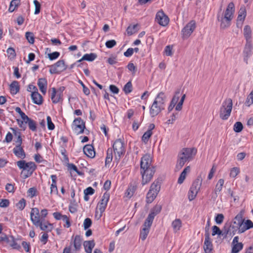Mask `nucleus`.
I'll use <instances>...</instances> for the list:
<instances>
[{
	"mask_svg": "<svg viewBox=\"0 0 253 253\" xmlns=\"http://www.w3.org/2000/svg\"><path fill=\"white\" fill-rule=\"evenodd\" d=\"M137 184L135 182L130 183L126 191V196L128 198L132 197L137 189Z\"/></svg>",
	"mask_w": 253,
	"mask_h": 253,
	"instance_id": "412c9836",
	"label": "nucleus"
},
{
	"mask_svg": "<svg viewBox=\"0 0 253 253\" xmlns=\"http://www.w3.org/2000/svg\"><path fill=\"white\" fill-rule=\"evenodd\" d=\"M203 181V178L201 175H199L197 178L193 181L192 187H191V201L196 198L199 192Z\"/></svg>",
	"mask_w": 253,
	"mask_h": 253,
	"instance_id": "1a4fd4ad",
	"label": "nucleus"
},
{
	"mask_svg": "<svg viewBox=\"0 0 253 253\" xmlns=\"http://www.w3.org/2000/svg\"><path fill=\"white\" fill-rule=\"evenodd\" d=\"M31 98L34 103L37 105H41L43 103L42 96L37 91H32Z\"/></svg>",
	"mask_w": 253,
	"mask_h": 253,
	"instance_id": "5701e85b",
	"label": "nucleus"
},
{
	"mask_svg": "<svg viewBox=\"0 0 253 253\" xmlns=\"http://www.w3.org/2000/svg\"><path fill=\"white\" fill-rule=\"evenodd\" d=\"M154 101L165 108L166 96L165 93L163 92H159L157 95Z\"/></svg>",
	"mask_w": 253,
	"mask_h": 253,
	"instance_id": "393cba45",
	"label": "nucleus"
},
{
	"mask_svg": "<svg viewBox=\"0 0 253 253\" xmlns=\"http://www.w3.org/2000/svg\"><path fill=\"white\" fill-rule=\"evenodd\" d=\"M46 119L48 129L49 130L54 129L55 128V126L54 124L52 122L51 117L50 116H47Z\"/></svg>",
	"mask_w": 253,
	"mask_h": 253,
	"instance_id": "bf43d9fd",
	"label": "nucleus"
},
{
	"mask_svg": "<svg viewBox=\"0 0 253 253\" xmlns=\"http://www.w3.org/2000/svg\"><path fill=\"white\" fill-rule=\"evenodd\" d=\"M155 126L154 124H150L148 126V130L142 135L141 140L145 144L148 143L149 138L153 134L152 130L154 129Z\"/></svg>",
	"mask_w": 253,
	"mask_h": 253,
	"instance_id": "a211bd4d",
	"label": "nucleus"
},
{
	"mask_svg": "<svg viewBox=\"0 0 253 253\" xmlns=\"http://www.w3.org/2000/svg\"><path fill=\"white\" fill-rule=\"evenodd\" d=\"M212 236L218 235V236H224V230L222 231L220 228L216 225H214L212 227Z\"/></svg>",
	"mask_w": 253,
	"mask_h": 253,
	"instance_id": "a19ab883",
	"label": "nucleus"
},
{
	"mask_svg": "<svg viewBox=\"0 0 253 253\" xmlns=\"http://www.w3.org/2000/svg\"><path fill=\"white\" fill-rule=\"evenodd\" d=\"M48 238V235L47 233H43L40 238V241L43 244H45L47 242Z\"/></svg>",
	"mask_w": 253,
	"mask_h": 253,
	"instance_id": "774afa93",
	"label": "nucleus"
},
{
	"mask_svg": "<svg viewBox=\"0 0 253 253\" xmlns=\"http://www.w3.org/2000/svg\"><path fill=\"white\" fill-rule=\"evenodd\" d=\"M13 152L19 158L23 159L26 157V154L21 146H15L13 149Z\"/></svg>",
	"mask_w": 253,
	"mask_h": 253,
	"instance_id": "a878e982",
	"label": "nucleus"
},
{
	"mask_svg": "<svg viewBox=\"0 0 253 253\" xmlns=\"http://www.w3.org/2000/svg\"><path fill=\"white\" fill-rule=\"evenodd\" d=\"M115 159L118 162L124 155L126 152L125 144L123 140L117 139L113 144Z\"/></svg>",
	"mask_w": 253,
	"mask_h": 253,
	"instance_id": "0eeeda50",
	"label": "nucleus"
},
{
	"mask_svg": "<svg viewBox=\"0 0 253 253\" xmlns=\"http://www.w3.org/2000/svg\"><path fill=\"white\" fill-rule=\"evenodd\" d=\"M172 45H167L164 49V53L167 56H172Z\"/></svg>",
	"mask_w": 253,
	"mask_h": 253,
	"instance_id": "6e6d98bb",
	"label": "nucleus"
},
{
	"mask_svg": "<svg viewBox=\"0 0 253 253\" xmlns=\"http://www.w3.org/2000/svg\"><path fill=\"white\" fill-rule=\"evenodd\" d=\"M212 244L211 242L209 240V237L208 233L206 234L205 241L204 242V249L206 253H210L211 251Z\"/></svg>",
	"mask_w": 253,
	"mask_h": 253,
	"instance_id": "2f4dec72",
	"label": "nucleus"
},
{
	"mask_svg": "<svg viewBox=\"0 0 253 253\" xmlns=\"http://www.w3.org/2000/svg\"><path fill=\"white\" fill-rule=\"evenodd\" d=\"M234 11V4L233 2H230L226 9L224 15L223 17H224L225 19H227L228 20H230L231 21L233 17Z\"/></svg>",
	"mask_w": 253,
	"mask_h": 253,
	"instance_id": "6ab92c4d",
	"label": "nucleus"
},
{
	"mask_svg": "<svg viewBox=\"0 0 253 253\" xmlns=\"http://www.w3.org/2000/svg\"><path fill=\"white\" fill-rule=\"evenodd\" d=\"M150 229L146 227H143L142 229L140 231L139 238L142 241L145 240L149 232Z\"/></svg>",
	"mask_w": 253,
	"mask_h": 253,
	"instance_id": "37998d69",
	"label": "nucleus"
},
{
	"mask_svg": "<svg viewBox=\"0 0 253 253\" xmlns=\"http://www.w3.org/2000/svg\"><path fill=\"white\" fill-rule=\"evenodd\" d=\"M154 219V217L149 214L143 224V227L150 229Z\"/></svg>",
	"mask_w": 253,
	"mask_h": 253,
	"instance_id": "58836bf2",
	"label": "nucleus"
},
{
	"mask_svg": "<svg viewBox=\"0 0 253 253\" xmlns=\"http://www.w3.org/2000/svg\"><path fill=\"white\" fill-rule=\"evenodd\" d=\"M247 15L246 8L245 5H242L239 11V14L237 17V24L241 22V24L244 21Z\"/></svg>",
	"mask_w": 253,
	"mask_h": 253,
	"instance_id": "bb28decb",
	"label": "nucleus"
},
{
	"mask_svg": "<svg viewBox=\"0 0 253 253\" xmlns=\"http://www.w3.org/2000/svg\"><path fill=\"white\" fill-rule=\"evenodd\" d=\"M20 3V0H12L10 3L8 11L10 12H13L18 8Z\"/></svg>",
	"mask_w": 253,
	"mask_h": 253,
	"instance_id": "473e14b6",
	"label": "nucleus"
},
{
	"mask_svg": "<svg viewBox=\"0 0 253 253\" xmlns=\"http://www.w3.org/2000/svg\"><path fill=\"white\" fill-rule=\"evenodd\" d=\"M9 89L12 94H17L20 89L19 83L16 81H13L9 85Z\"/></svg>",
	"mask_w": 253,
	"mask_h": 253,
	"instance_id": "7c9ffc66",
	"label": "nucleus"
},
{
	"mask_svg": "<svg viewBox=\"0 0 253 253\" xmlns=\"http://www.w3.org/2000/svg\"><path fill=\"white\" fill-rule=\"evenodd\" d=\"M189 169H190V167L187 166L184 169V170L181 173V174L178 179V181H177V183L178 184H181L183 182L184 179H185L187 170H189Z\"/></svg>",
	"mask_w": 253,
	"mask_h": 253,
	"instance_id": "4c0bfd02",
	"label": "nucleus"
},
{
	"mask_svg": "<svg viewBox=\"0 0 253 253\" xmlns=\"http://www.w3.org/2000/svg\"><path fill=\"white\" fill-rule=\"evenodd\" d=\"M224 215L222 213H218L215 217V221L217 224H220L222 223Z\"/></svg>",
	"mask_w": 253,
	"mask_h": 253,
	"instance_id": "5fc2aeb1",
	"label": "nucleus"
},
{
	"mask_svg": "<svg viewBox=\"0 0 253 253\" xmlns=\"http://www.w3.org/2000/svg\"><path fill=\"white\" fill-rule=\"evenodd\" d=\"M116 42L114 40L107 41L105 43L106 46L108 48H111L116 45Z\"/></svg>",
	"mask_w": 253,
	"mask_h": 253,
	"instance_id": "680f3d73",
	"label": "nucleus"
},
{
	"mask_svg": "<svg viewBox=\"0 0 253 253\" xmlns=\"http://www.w3.org/2000/svg\"><path fill=\"white\" fill-rule=\"evenodd\" d=\"M85 128V123L81 118H76L72 124V129L77 134H82Z\"/></svg>",
	"mask_w": 253,
	"mask_h": 253,
	"instance_id": "9b49d317",
	"label": "nucleus"
},
{
	"mask_svg": "<svg viewBox=\"0 0 253 253\" xmlns=\"http://www.w3.org/2000/svg\"><path fill=\"white\" fill-rule=\"evenodd\" d=\"M59 55L60 53L59 52L55 51L51 53L48 54V57L50 60H53L58 58Z\"/></svg>",
	"mask_w": 253,
	"mask_h": 253,
	"instance_id": "e2e57ef3",
	"label": "nucleus"
},
{
	"mask_svg": "<svg viewBox=\"0 0 253 253\" xmlns=\"http://www.w3.org/2000/svg\"><path fill=\"white\" fill-rule=\"evenodd\" d=\"M155 21L160 25L165 27L169 24V19L168 16L161 10L157 12Z\"/></svg>",
	"mask_w": 253,
	"mask_h": 253,
	"instance_id": "ddd939ff",
	"label": "nucleus"
},
{
	"mask_svg": "<svg viewBox=\"0 0 253 253\" xmlns=\"http://www.w3.org/2000/svg\"><path fill=\"white\" fill-rule=\"evenodd\" d=\"M164 109L165 107L154 101L150 108V116L155 117Z\"/></svg>",
	"mask_w": 253,
	"mask_h": 253,
	"instance_id": "f3484780",
	"label": "nucleus"
},
{
	"mask_svg": "<svg viewBox=\"0 0 253 253\" xmlns=\"http://www.w3.org/2000/svg\"><path fill=\"white\" fill-rule=\"evenodd\" d=\"M243 128V126L240 122H237L235 123L233 126L234 131L236 132H241Z\"/></svg>",
	"mask_w": 253,
	"mask_h": 253,
	"instance_id": "de8ad7c7",
	"label": "nucleus"
},
{
	"mask_svg": "<svg viewBox=\"0 0 253 253\" xmlns=\"http://www.w3.org/2000/svg\"><path fill=\"white\" fill-rule=\"evenodd\" d=\"M48 214V211L47 209H42L41 210L40 212V214H39L40 218L42 220H45V218L46 217Z\"/></svg>",
	"mask_w": 253,
	"mask_h": 253,
	"instance_id": "0e129e2a",
	"label": "nucleus"
},
{
	"mask_svg": "<svg viewBox=\"0 0 253 253\" xmlns=\"http://www.w3.org/2000/svg\"><path fill=\"white\" fill-rule=\"evenodd\" d=\"M84 247L86 253H91L92 249L95 246L94 241H86L84 243Z\"/></svg>",
	"mask_w": 253,
	"mask_h": 253,
	"instance_id": "c756f323",
	"label": "nucleus"
},
{
	"mask_svg": "<svg viewBox=\"0 0 253 253\" xmlns=\"http://www.w3.org/2000/svg\"><path fill=\"white\" fill-rule=\"evenodd\" d=\"M83 151L85 155L90 158L94 157L95 153L92 145L87 144L85 145L83 148Z\"/></svg>",
	"mask_w": 253,
	"mask_h": 253,
	"instance_id": "4be33fe9",
	"label": "nucleus"
},
{
	"mask_svg": "<svg viewBox=\"0 0 253 253\" xmlns=\"http://www.w3.org/2000/svg\"><path fill=\"white\" fill-rule=\"evenodd\" d=\"M49 93L53 103L57 104L63 101V96L57 92L56 89L55 87H52L49 90Z\"/></svg>",
	"mask_w": 253,
	"mask_h": 253,
	"instance_id": "2eb2a0df",
	"label": "nucleus"
},
{
	"mask_svg": "<svg viewBox=\"0 0 253 253\" xmlns=\"http://www.w3.org/2000/svg\"><path fill=\"white\" fill-rule=\"evenodd\" d=\"M224 183V180L223 179H220L218 180L217 183H216L214 189L215 194L217 195H218L220 191L222 190L223 185Z\"/></svg>",
	"mask_w": 253,
	"mask_h": 253,
	"instance_id": "c9c22d12",
	"label": "nucleus"
},
{
	"mask_svg": "<svg viewBox=\"0 0 253 253\" xmlns=\"http://www.w3.org/2000/svg\"><path fill=\"white\" fill-rule=\"evenodd\" d=\"M25 37L27 40L31 44H33L35 42V37L34 35L32 32H27L25 33Z\"/></svg>",
	"mask_w": 253,
	"mask_h": 253,
	"instance_id": "49530a36",
	"label": "nucleus"
},
{
	"mask_svg": "<svg viewBox=\"0 0 253 253\" xmlns=\"http://www.w3.org/2000/svg\"><path fill=\"white\" fill-rule=\"evenodd\" d=\"M244 36L247 38L250 36L251 34V28L249 26L246 25L244 28Z\"/></svg>",
	"mask_w": 253,
	"mask_h": 253,
	"instance_id": "338daca9",
	"label": "nucleus"
},
{
	"mask_svg": "<svg viewBox=\"0 0 253 253\" xmlns=\"http://www.w3.org/2000/svg\"><path fill=\"white\" fill-rule=\"evenodd\" d=\"M92 224V221L89 218H86L84 221V230L89 228Z\"/></svg>",
	"mask_w": 253,
	"mask_h": 253,
	"instance_id": "4d7b16f0",
	"label": "nucleus"
},
{
	"mask_svg": "<svg viewBox=\"0 0 253 253\" xmlns=\"http://www.w3.org/2000/svg\"><path fill=\"white\" fill-rule=\"evenodd\" d=\"M161 188V184L158 179L155 180L151 185L146 195V202L150 204L155 199Z\"/></svg>",
	"mask_w": 253,
	"mask_h": 253,
	"instance_id": "39448f33",
	"label": "nucleus"
},
{
	"mask_svg": "<svg viewBox=\"0 0 253 253\" xmlns=\"http://www.w3.org/2000/svg\"><path fill=\"white\" fill-rule=\"evenodd\" d=\"M42 93L45 95L46 93L47 87V81L45 78H40L37 83Z\"/></svg>",
	"mask_w": 253,
	"mask_h": 253,
	"instance_id": "aec40b11",
	"label": "nucleus"
},
{
	"mask_svg": "<svg viewBox=\"0 0 253 253\" xmlns=\"http://www.w3.org/2000/svg\"><path fill=\"white\" fill-rule=\"evenodd\" d=\"M97 57V55L96 54L94 53H91L89 54H85L82 58V60H84L88 61H93Z\"/></svg>",
	"mask_w": 253,
	"mask_h": 253,
	"instance_id": "ea45409f",
	"label": "nucleus"
},
{
	"mask_svg": "<svg viewBox=\"0 0 253 253\" xmlns=\"http://www.w3.org/2000/svg\"><path fill=\"white\" fill-rule=\"evenodd\" d=\"M66 68L67 67L64 60H60L50 66L49 72L51 74H59L61 72L65 71Z\"/></svg>",
	"mask_w": 253,
	"mask_h": 253,
	"instance_id": "f8f14e48",
	"label": "nucleus"
},
{
	"mask_svg": "<svg viewBox=\"0 0 253 253\" xmlns=\"http://www.w3.org/2000/svg\"><path fill=\"white\" fill-rule=\"evenodd\" d=\"M240 172V169L238 168L234 167L231 169L230 176L232 177L235 178Z\"/></svg>",
	"mask_w": 253,
	"mask_h": 253,
	"instance_id": "864d4df0",
	"label": "nucleus"
},
{
	"mask_svg": "<svg viewBox=\"0 0 253 253\" xmlns=\"http://www.w3.org/2000/svg\"><path fill=\"white\" fill-rule=\"evenodd\" d=\"M95 190L91 187H88L84 190V194L87 195H92L94 193Z\"/></svg>",
	"mask_w": 253,
	"mask_h": 253,
	"instance_id": "69168bd1",
	"label": "nucleus"
},
{
	"mask_svg": "<svg viewBox=\"0 0 253 253\" xmlns=\"http://www.w3.org/2000/svg\"><path fill=\"white\" fill-rule=\"evenodd\" d=\"M162 210V206L160 205H156L150 211L149 214L155 216L159 213Z\"/></svg>",
	"mask_w": 253,
	"mask_h": 253,
	"instance_id": "e433bc0d",
	"label": "nucleus"
},
{
	"mask_svg": "<svg viewBox=\"0 0 253 253\" xmlns=\"http://www.w3.org/2000/svg\"><path fill=\"white\" fill-rule=\"evenodd\" d=\"M82 240L80 235H77L75 237L72 236L70 245L64 248L63 253H71L73 252H78L82 247Z\"/></svg>",
	"mask_w": 253,
	"mask_h": 253,
	"instance_id": "423d86ee",
	"label": "nucleus"
},
{
	"mask_svg": "<svg viewBox=\"0 0 253 253\" xmlns=\"http://www.w3.org/2000/svg\"><path fill=\"white\" fill-rule=\"evenodd\" d=\"M16 207L19 210L22 211L23 210L25 206H26V200L25 199L22 198L21 199L17 204H16Z\"/></svg>",
	"mask_w": 253,
	"mask_h": 253,
	"instance_id": "3c124183",
	"label": "nucleus"
},
{
	"mask_svg": "<svg viewBox=\"0 0 253 253\" xmlns=\"http://www.w3.org/2000/svg\"><path fill=\"white\" fill-rule=\"evenodd\" d=\"M217 20L220 22V28L221 29H225L229 27L231 24V20L225 19L223 16L217 15Z\"/></svg>",
	"mask_w": 253,
	"mask_h": 253,
	"instance_id": "cd10ccee",
	"label": "nucleus"
},
{
	"mask_svg": "<svg viewBox=\"0 0 253 253\" xmlns=\"http://www.w3.org/2000/svg\"><path fill=\"white\" fill-rule=\"evenodd\" d=\"M182 39L187 40L190 37V22L187 23L181 30Z\"/></svg>",
	"mask_w": 253,
	"mask_h": 253,
	"instance_id": "c85d7f7f",
	"label": "nucleus"
},
{
	"mask_svg": "<svg viewBox=\"0 0 253 253\" xmlns=\"http://www.w3.org/2000/svg\"><path fill=\"white\" fill-rule=\"evenodd\" d=\"M233 102L231 98H226L222 103L219 110V117L223 120H227L231 115Z\"/></svg>",
	"mask_w": 253,
	"mask_h": 253,
	"instance_id": "20e7f679",
	"label": "nucleus"
},
{
	"mask_svg": "<svg viewBox=\"0 0 253 253\" xmlns=\"http://www.w3.org/2000/svg\"><path fill=\"white\" fill-rule=\"evenodd\" d=\"M6 52L8 54V57L9 58H13L16 56L15 51L12 47L8 48L6 50Z\"/></svg>",
	"mask_w": 253,
	"mask_h": 253,
	"instance_id": "603ef678",
	"label": "nucleus"
},
{
	"mask_svg": "<svg viewBox=\"0 0 253 253\" xmlns=\"http://www.w3.org/2000/svg\"><path fill=\"white\" fill-rule=\"evenodd\" d=\"M27 194L29 197L31 198H33L35 196H37V190L36 187H31L29 188L27 191Z\"/></svg>",
	"mask_w": 253,
	"mask_h": 253,
	"instance_id": "09e8293b",
	"label": "nucleus"
},
{
	"mask_svg": "<svg viewBox=\"0 0 253 253\" xmlns=\"http://www.w3.org/2000/svg\"><path fill=\"white\" fill-rule=\"evenodd\" d=\"M30 218L33 224L37 227H39L41 230L50 231L52 229V224L45 220L40 218L39 210L37 208H32L30 213Z\"/></svg>",
	"mask_w": 253,
	"mask_h": 253,
	"instance_id": "f03ea898",
	"label": "nucleus"
},
{
	"mask_svg": "<svg viewBox=\"0 0 253 253\" xmlns=\"http://www.w3.org/2000/svg\"><path fill=\"white\" fill-rule=\"evenodd\" d=\"M17 165L20 169H22L21 174L24 178L30 177L37 168V166L34 162L26 163L24 160L18 161Z\"/></svg>",
	"mask_w": 253,
	"mask_h": 253,
	"instance_id": "7ed1b4c3",
	"label": "nucleus"
},
{
	"mask_svg": "<svg viewBox=\"0 0 253 253\" xmlns=\"http://www.w3.org/2000/svg\"><path fill=\"white\" fill-rule=\"evenodd\" d=\"M185 97V95L183 94L182 95V94L180 92V90H177L175 92V93L171 101V102L175 104V105H176L177 104V103H178L177 105L175 106L176 110L180 111L181 110L182 104H183V101L184 100Z\"/></svg>",
	"mask_w": 253,
	"mask_h": 253,
	"instance_id": "9d476101",
	"label": "nucleus"
},
{
	"mask_svg": "<svg viewBox=\"0 0 253 253\" xmlns=\"http://www.w3.org/2000/svg\"><path fill=\"white\" fill-rule=\"evenodd\" d=\"M52 180V183L50 185V194H58V188L57 187V176L56 175L52 174L50 176Z\"/></svg>",
	"mask_w": 253,
	"mask_h": 253,
	"instance_id": "b1692460",
	"label": "nucleus"
},
{
	"mask_svg": "<svg viewBox=\"0 0 253 253\" xmlns=\"http://www.w3.org/2000/svg\"><path fill=\"white\" fill-rule=\"evenodd\" d=\"M181 226V222L180 219H176L172 222V227L175 232L178 231Z\"/></svg>",
	"mask_w": 253,
	"mask_h": 253,
	"instance_id": "79ce46f5",
	"label": "nucleus"
},
{
	"mask_svg": "<svg viewBox=\"0 0 253 253\" xmlns=\"http://www.w3.org/2000/svg\"><path fill=\"white\" fill-rule=\"evenodd\" d=\"M110 199V194L108 192H105L100 202L98 204L97 207L101 213H102L105 210L108 202Z\"/></svg>",
	"mask_w": 253,
	"mask_h": 253,
	"instance_id": "4468645a",
	"label": "nucleus"
},
{
	"mask_svg": "<svg viewBox=\"0 0 253 253\" xmlns=\"http://www.w3.org/2000/svg\"><path fill=\"white\" fill-rule=\"evenodd\" d=\"M178 157L179 159L175 166V170L177 171L179 170L183 167L190 158V149L183 148Z\"/></svg>",
	"mask_w": 253,
	"mask_h": 253,
	"instance_id": "6e6552de",
	"label": "nucleus"
},
{
	"mask_svg": "<svg viewBox=\"0 0 253 253\" xmlns=\"http://www.w3.org/2000/svg\"><path fill=\"white\" fill-rule=\"evenodd\" d=\"M243 248V244L242 243L232 245V253H238Z\"/></svg>",
	"mask_w": 253,
	"mask_h": 253,
	"instance_id": "c03bdc74",
	"label": "nucleus"
},
{
	"mask_svg": "<svg viewBox=\"0 0 253 253\" xmlns=\"http://www.w3.org/2000/svg\"><path fill=\"white\" fill-rule=\"evenodd\" d=\"M34 4L35 6V14H38L40 12L41 4L37 0H34Z\"/></svg>",
	"mask_w": 253,
	"mask_h": 253,
	"instance_id": "052dcab7",
	"label": "nucleus"
},
{
	"mask_svg": "<svg viewBox=\"0 0 253 253\" xmlns=\"http://www.w3.org/2000/svg\"><path fill=\"white\" fill-rule=\"evenodd\" d=\"M123 91L127 94L132 91V85L130 81L128 82L124 86Z\"/></svg>",
	"mask_w": 253,
	"mask_h": 253,
	"instance_id": "a18cd8bd",
	"label": "nucleus"
},
{
	"mask_svg": "<svg viewBox=\"0 0 253 253\" xmlns=\"http://www.w3.org/2000/svg\"><path fill=\"white\" fill-rule=\"evenodd\" d=\"M253 103V90L252 91V92L249 94V96L248 97L246 101V104L250 106Z\"/></svg>",
	"mask_w": 253,
	"mask_h": 253,
	"instance_id": "13d9d810",
	"label": "nucleus"
},
{
	"mask_svg": "<svg viewBox=\"0 0 253 253\" xmlns=\"http://www.w3.org/2000/svg\"><path fill=\"white\" fill-rule=\"evenodd\" d=\"M152 160L149 155H144L140 161V174L142 186L148 183L156 171L155 168L151 165Z\"/></svg>",
	"mask_w": 253,
	"mask_h": 253,
	"instance_id": "f257e3e1",
	"label": "nucleus"
},
{
	"mask_svg": "<svg viewBox=\"0 0 253 253\" xmlns=\"http://www.w3.org/2000/svg\"><path fill=\"white\" fill-rule=\"evenodd\" d=\"M236 222V221H233L227 229L225 228V226L224 227V237H226L228 234L234 235L237 232H238L240 225H238Z\"/></svg>",
	"mask_w": 253,
	"mask_h": 253,
	"instance_id": "dca6fc26",
	"label": "nucleus"
},
{
	"mask_svg": "<svg viewBox=\"0 0 253 253\" xmlns=\"http://www.w3.org/2000/svg\"><path fill=\"white\" fill-rule=\"evenodd\" d=\"M233 221H236V223L240 225L242 224V222H244V219H243V213L242 212L236 215Z\"/></svg>",
	"mask_w": 253,
	"mask_h": 253,
	"instance_id": "8fccbe9b",
	"label": "nucleus"
},
{
	"mask_svg": "<svg viewBox=\"0 0 253 253\" xmlns=\"http://www.w3.org/2000/svg\"><path fill=\"white\" fill-rule=\"evenodd\" d=\"M25 124H28L29 129L32 131H37V124L36 122L33 120L29 118L27 121H26Z\"/></svg>",
	"mask_w": 253,
	"mask_h": 253,
	"instance_id": "f704fd0d",
	"label": "nucleus"
},
{
	"mask_svg": "<svg viewBox=\"0 0 253 253\" xmlns=\"http://www.w3.org/2000/svg\"><path fill=\"white\" fill-rule=\"evenodd\" d=\"M113 150L111 148L108 149L107 151V156L105 159V166L107 167L109 165L112 161L113 159Z\"/></svg>",
	"mask_w": 253,
	"mask_h": 253,
	"instance_id": "72a5a7b5",
	"label": "nucleus"
}]
</instances>
